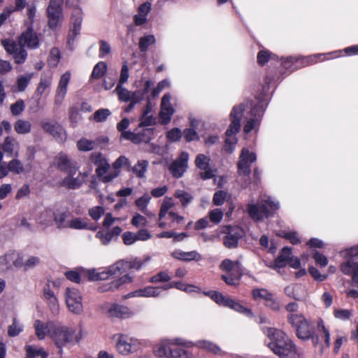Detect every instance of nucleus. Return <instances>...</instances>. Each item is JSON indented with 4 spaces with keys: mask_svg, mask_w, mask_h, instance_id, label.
<instances>
[{
    "mask_svg": "<svg viewBox=\"0 0 358 358\" xmlns=\"http://www.w3.org/2000/svg\"><path fill=\"white\" fill-rule=\"evenodd\" d=\"M115 92L118 95V98L120 101L127 102L131 99V92L123 87L122 85H117L115 88Z\"/></svg>",
    "mask_w": 358,
    "mask_h": 358,
    "instance_id": "46",
    "label": "nucleus"
},
{
    "mask_svg": "<svg viewBox=\"0 0 358 358\" xmlns=\"http://www.w3.org/2000/svg\"><path fill=\"white\" fill-rule=\"evenodd\" d=\"M341 269L345 275H352L355 272L358 273V263L349 260L341 264Z\"/></svg>",
    "mask_w": 358,
    "mask_h": 358,
    "instance_id": "38",
    "label": "nucleus"
},
{
    "mask_svg": "<svg viewBox=\"0 0 358 358\" xmlns=\"http://www.w3.org/2000/svg\"><path fill=\"white\" fill-rule=\"evenodd\" d=\"M33 76V73H28L25 76H20L17 80V90L20 92H22L25 90L28 85L30 80Z\"/></svg>",
    "mask_w": 358,
    "mask_h": 358,
    "instance_id": "47",
    "label": "nucleus"
},
{
    "mask_svg": "<svg viewBox=\"0 0 358 358\" xmlns=\"http://www.w3.org/2000/svg\"><path fill=\"white\" fill-rule=\"evenodd\" d=\"M170 100L171 96L169 94H164L162 99L159 116L163 124L169 122L172 115L174 113V109L170 103Z\"/></svg>",
    "mask_w": 358,
    "mask_h": 358,
    "instance_id": "18",
    "label": "nucleus"
},
{
    "mask_svg": "<svg viewBox=\"0 0 358 358\" xmlns=\"http://www.w3.org/2000/svg\"><path fill=\"white\" fill-rule=\"evenodd\" d=\"M68 214L65 212H57L54 213V220L59 229H64L69 227V220H66Z\"/></svg>",
    "mask_w": 358,
    "mask_h": 358,
    "instance_id": "35",
    "label": "nucleus"
},
{
    "mask_svg": "<svg viewBox=\"0 0 358 358\" xmlns=\"http://www.w3.org/2000/svg\"><path fill=\"white\" fill-rule=\"evenodd\" d=\"M318 331L321 334V337L324 338L325 347L328 348L330 345V334L328 329L324 327L322 320H320L317 322Z\"/></svg>",
    "mask_w": 358,
    "mask_h": 358,
    "instance_id": "45",
    "label": "nucleus"
},
{
    "mask_svg": "<svg viewBox=\"0 0 358 358\" xmlns=\"http://www.w3.org/2000/svg\"><path fill=\"white\" fill-rule=\"evenodd\" d=\"M265 305L273 311H278L281 308L280 303L273 298V294L265 301Z\"/></svg>",
    "mask_w": 358,
    "mask_h": 358,
    "instance_id": "62",
    "label": "nucleus"
},
{
    "mask_svg": "<svg viewBox=\"0 0 358 358\" xmlns=\"http://www.w3.org/2000/svg\"><path fill=\"white\" fill-rule=\"evenodd\" d=\"M160 294V288L157 287L148 286L143 289H139L124 296V299L130 297H157Z\"/></svg>",
    "mask_w": 358,
    "mask_h": 358,
    "instance_id": "22",
    "label": "nucleus"
},
{
    "mask_svg": "<svg viewBox=\"0 0 358 358\" xmlns=\"http://www.w3.org/2000/svg\"><path fill=\"white\" fill-rule=\"evenodd\" d=\"M291 256V248H283L281 250L280 255L275 260V268H281L285 267L287 264Z\"/></svg>",
    "mask_w": 358,
    "mask_h": 358,
    "instance_id": "30",
    "label": "nucleus"
},
{
    "mask_svg": "<svg viewBox=\"0 0 358 358\" xmlns=\"http://www.w3.org/2000/svg\"><path fill=\"white\" fill-rule=\"evenodd\" d=\"M64 297L66 306L71 313L78 315L83 313V296L78 289L67 287L64 293Z\"/></svg>",
    "mask_w": 358,
    "mask_h": 358,
    "instance_id": "8",
    "label": "nucleus"
},
{
    "mask_svg": "<svg viewBox=\"0 0 358 358\" xmlns=\"http://www.w3.org/2000/svg\"><path fill=\"white\" fill-rule=\"evenodd\" d=\"M171 279V276L166 271H162L150 278V282L152 283H157L159 282H167Z\"/></svg>",
    "mask_w": 358,
    "mask_h": 358,
    "instance_id": "56",
    "label": "nucleus"
},
{
    "mask_svg": "<svg viewBox=\"0 0 358 358\" xmlns=\"http://www.w3.org/2000/svg\"><path fill=\"white\" fill-rule=\"evenodd\" d=\"M141 266V262L137 259H122L110 266L106 271H99L98 269L92 268L87 270L85 273L90 281L106 280L110 276L118 275L119 278L103 283L97 288L98 292L101 293L115 292L120 290L124 285L132 282L134 275L131 270H139Z\"/></svg>",
    "mask_w": 358,
    "mask_h": 358,
    "instance_id": "1",
    "label": "nucleus"
},
{
    "mask_svg": "<svg viewBox=\"0 0 358 358\" xmlns=\"http://www.w3.org/2000/svg\"><path fill=\"white\" fill-rule=\"evenodd\" d=\"M174 196L180 199L183 206L187 205L192 199V196L188 192L182 189L176 191Z\"/></svg>",
    "mask_w": 358,
    "mask_h": 358,
    "instance_id": "48",
    "label": "nucleus"
},
{
    "mask_svg": "<svg viewBox=\"0 0 358 358\" xmlns=\"http://www.w3.org/2000/svg\"><path fill=\"white\" fill-rule=\"evenodd\" d=\"M220 267L222 271L229 273L237 278H240L243 274L242 268L238 262L225 259L221 263Z\"/></svg>",
    "mask_w": 358,
    "mask_h": 358,
    "instance_id": "23",
    "label": "nucleus"
},
{
    "mask_svg": "<svg viewBox=\"0 0 358 358\" xmlns=\"http://www.w3.org/2000/svg\"><path fill=\"white\" fill-rule=\"evenodd\" d=\"M238 229H231L224 238V243L227 248H234L237 245L240 234H238Z\"/></svg>",
    "mask_w": 358,
    "mask_h": 358,
    "instance_id": "32",
    "label": "nucleus"
},
{
    "mask_svg": "<svg viewBox=\"0 0 358 358\" xmlns=\"http://www.w3.org/2000/svg\"><path fill=\"white\" fill-rule=\"evenodd\" d=\"M13 55L15 61L17 64L24 63L27 56V53L22 46H20L18 50Z\"/></svg>",
    "mask_w": 358,
    "mask_h": 358,
    "instance_id": "59",
    "label": "nucleus"
},
{
    "mask_svg": "<svg viewBox=\"0 0 358 358\" xmlns=\"http://www.w3.org/2000/svg\"><path fill=\"white\" fill-rule=\"evenodd\" d=\"M334 315L338 320H346L351 317L352 310L348 309H335Z\"/></svg>",
    "mask_w": 358,
    "mask_h": 358,
    "instance_id": "55",
    "label": "nucleus"
},
{
    "mask_svg": "<svg viewBox=\"0 0 358 358\" xmlns=\"http://www.w3.org/2000/svg\"><path fill=\"white\" fill-rule=\"evenodd\" d=\"M38 44L39 41L37 35L29 27L19 37L20 46L36 48Z\"/></svg>",
    "mask_w": 358,
    "mask_h": 358,
    "instance_id": "19",
    "label": "nucleus"
},
{
    "mask_svg": "<svg viewBox=\"0 0 358 358\" xmlns=\"http://www.w3.org/2000/svg\"><path fill=\"white\" fill-rule=\"evenodd\" d=\"M116 349L122 355H128L136 352L140 345L139 341L125 334H116Z\"/></svg>",
    "mask_w": 358,
    "mask_h": 358,
    "instance_id": "9",
    "label": "nucleus"
},
{
    "mask_svg": "<svg viewBox=\"0 0 358 358\" xmlns=\"http://www.w3.org/2000/svg\"><path fill=\"white\" fill-rule=\"evenodd\" d=\"M51 84L52 78L50 76L42 77L37 87L36 93L39 96H41L47 89L50 88Z\"/></svg>",
    "mask_w": 358,
    "mask_h": 358,
    "instance_id": "41",
    "label": "nucleus"
},
{
    "mask_svg": "<svg viewBox=\"0 0 358 358\" xmlns=\"http://www.w3.org/2000/svg\"><path fill=\"white\" fill-rule=\"evenodd\" d=\"M8 164L9 171L14 173L21 174L26 172L23 164L17 159H12Z\"/></svg>",
    "mask_w": 358,
    "mask_h": 358,
    "instance_id": "39",
    "label": "nucleus"
},
{
    "mask_svg": "<svg viewBox=\"0 0 358 358\" xmlns=\"http://www.w3.org/2000/svg\"><path fill=\"white\" fill-rule=\"evenodd\" d=\"M244 110V105L240 104L234 106L230 114L231 122L226 131L227 139L225 141L226 145H224V150L229 153H231L234 151V145L236 143V138L234 135L238 133L240 129V122Z\"/></svg>",
    "mask_w": 358,
    "mask_h": 358,
    "instance_id": "3",
    "label": "nucleus"
},
{
    "mask_svg": "<svg viewBox=\"0 0 358 358\" xmlns=\"http://www.w3.org/2000/svg\"><path fill=\"white\" fill-rule=\"evenodd\" d=\"M267 336L271 339L268 348L280 358H299L296 347L285 332L274 328H268Z\"/></svg>",
    "mask_w": 358,
    "mask_h": 358,
    "instance_id": "2",
    "label": "nucleus"
},
{
    "mask_svg": "<svg viewBox=\"0 0 358 358\" xmlns=\"http://www.w3.org/2000/svg\"><path fill=\"white\" fill-rule=\"evenodd\" d=\"M288 322L296 329L297 337L303 341L312 338L314 345L318 343V336H313V331L308 320L301 314H291L287 317Z\"/></svg>",
    "mask_w": 358,
    "mask_h": 358,
    "instance_id": "4",
    "label": "nucleus"
},
{
    "mask_svg": "<svg viewBox=\"0 0 358 358\" xmlns=\"http://www.w3.org/2000/svg\"><path fill=\"white\" fill-rule=\"evenodd\" d=\"M24 109V103L22 100H18L10 106L11 113L14 115H18L22 113Z\"/></svg>",
    "mask_w": 358,
    "mask_h": 358,
    "instance_id": "64",
    "label": "nucleus"
},
{
    "mask_svg": "<svg viewBox=\"0 0 358 358\" xmlns=\"http://www.w3.org/2000/svg\"><path fill=\"white\" fill-rule=\"evenodd\" d=\"M22 331V326L15 319L8 327V334L10 336H16Z\"/></svg>",
    "mask_w": 358,
    "mask_h": 358,
    "instance_id": "50",
    "label": "nucleus"
},
{
    "mask_svg": "<svg viewBox=\"0 0 358 358\" xmlns=\"http://www.w3.org/2000/svg\"><path fill=\"white\" fill-rule=\"evenodd\" d=\"M48 24L50 28L56 27L62 20V8L48 6L47 8Z\"/></svg>",
    "mask_w": 358,
    "mask_h": 358,
    "instance_id": "24",
    "label": "nucleus"
},
{
    "mask_svg": "<svg viewBox=\"0 0 358 358\" xmlns=\"http://www.w3.org/2000/svg\"><path fill=\"white\" fill-rule=\"evenodd\" d=\"M279 208L278 203L273 202L270 198L262 199L256 204L249 203L248 212L249 215L256 221H262L264 218L273 215Z\"/></svg>",
    "mask_w": 358,
    "mask_h": 358,
    "instance_id": "5",
    "label": "nucleus"
},
{
    "mask_svg": "<svg viewBox=\"0 0 358 358\" xmlns=\"http://www.w3.org/2000/svg\"><path fill=\"white\" fill-rule=\"evenodd\" d=\"M96 143L94 141L87 138H81L77 143V147L80 151H90L94 149Z\"/></svg>",
    "mask_w": 358,
    "mask_h": 358,
    "instance_id": "43",
    "label": "nucleus"
},
{
    "mask_svg": "<svg viewBox=\"0 0 358 358\" xmlns=\"http://www.w3.org/2000/svg\"><path fill=\"white\" fill-rule=\"evenodd\" d=\"M224 306L229 307L238 312L251 313L250 310L244 308L241 304L229 297H227Z\"/></svg>",
    "mask_w": 358,
    "mask_h": 358,
    "instance_id": "44",
    "label": "nucleus"
},
{
    "mask_svg": "<svg viewBox=\"0 0 358 358\" xmlns=\"http://www.w3.org/2000/svg\"><path fill=\"white\" fill-rule=\"evenodd\" d=\"M256 155L254 152H250L247 148L241 151L238 164V174L244 178L249 177L251 170L250 165L256 161Z\"/></svg>",
    "mask_w": 358,
    "mask_h": 358,
    "instance_id": "11",
    "label": "nucleus"
},
{
    "mask_svg": "<svg viewBox=\"0 0 358 358\" xmlns=\"http://www.w3.org/2000/svg\"><path fill=\"white\" fill-rule=\"evenodd\" d=\"M69 228L73 229H90L95 230L96 228L94 227H89L87 222L85 219L80 217H76L71 220H69Z\"/></svg>",
    "mask_w": 358,
    "mask_h": 358,
    "instance_id": "34",
    "label": "nucleus"
},
{
    "mask_svg": "<svg viewBox=\"0 0 358 358\" xmlns=\"http://www.w3.org/2000/svg\"><path fill=\"white\" fill-rule=\"evenodd\" d=\"M2 148L6 152L10 155L14 153L15 157L18 156L19 143L13 137L8 136L5 138Z\"/></svg>",
    "mask_w": 358,
    "mask_h": 358,
    "instance_id": "31",
    "label": "nucleus"
},
{
    "mask_svg": "<svg viewBox=\"0 0 358 358\" xmlns=\"http://www.w3.org/2000/svg\"><path fill=\"white\" fill-rule=\"evenodd\" d=\"M54 162L59 170L65 173L71 171L78 167L77 164L64 153H59L55 157Z\"/></svg>",
    "mask_w": 358,
    "mask_h": 358,
    "instance_id": "17",
    "label": "nucleus"
},
{
    "mask_svg": "<svg viewBox=\"0 0 358 358\" xmlns=\"http://www.w3.org/2000/svg\"><path fill=\"white\" fill-rule=\"evenodd\" d=\"M2 43L7 52L10 54H14L20 48L19 43H16L15 42L9 40L3 41Z\"/></svg>",
    "mask_w": 358,
    "mask_h": 358,
    "instance_id": "57",
    "label": "nucleus"
},
{
    "mask_svg": "<svg viewBox=\"0 0 358 358\" xmlns=\"http://www.w3.org/2000/svg\"><path fill=\"white\" fill-rule=\"evenodd\" d=\"M150 196L145 194L136 200V204L138 208L144 213L148 214L147 205L150 200Z\"/></svg>",
    "mask_w": 358,
    "mask_h": 358,
    "instance_id": "49",
    "label": "nucleus"
},
{
    "mask_svg": "<svg viewBox=\"0 0 358 358\" xmlns=\"http://www.w3.org/2000/svg\"><path fill=\"white\" fill-rule=\"evenodd\" d=\"M70 78L71 74L69 72H66L62 75L56 90V94L55 97V105L60 106L63 102L66 94L67 87L69 83Z\"/></svg>",
    "mask_w": 358,
    "mask_h": 358,
    "instance_id": "15",
    "label": "nucleus"
},
{
    "mask_svg": "<svg viewBox=\"0 0 358 358\" xmlns=\"http://www.w3.org/2000/svg\"><path fill=\"white\" fill-rule=\"evenodd\" d=\"M78 171V166L76 169L69 171L66 176L61 180V186L71 189L80 188L85 182L88 174L86 172L81 173Z\"/></svg>",
    "mask_w": 358,
    "mask_h": 358,
    "instance_id": "10",
    "label": "nucleus"
},
{
    "mask_svg": "<svg viewBox=\"0 0 358 358\" xmlns=\"http://www.w3.org/2000/svg\"><path fill=\"white\" fill-rule=\"evenodd\" d=\"M131 164L129 159L125 156H120L118 157L115 162L113 164V171H117L120 173L119 169L123 166L129 167Z\"/></svg>",
    "mask_w": 358,
    "mask_h": 358,
    "instance_id": "51",
    "label": "nucleus"
},
{
    "mask_svg": "<svg viewBox=\"0 0 358 358\" xmlns=\"http://www.w3.org/2000/svg\"><path fill=\"white\" fill-rule=\"evenodd\" d=\"M43 296L52 313L53 315H57L59 312V301L53 292L50 289L49 283L45 285L43 289Z\"/></svg>",
    "mask_w": 358,
    "mask_h": 358,
    "instance_id": "21",
    "label": "nucleus"
},
{
    "mask_svg": "<svg viewBox=\"0 0 358 358\" xmlns=\"http://www.w3.org/2000/svg\"><path fill=\"white\" fill-rule=\"evenodd\" d=\"M148 162L146 160L138 161L133 167L132 171L138 178H143L147 171Z\"/></svg>",
    "mask_w": 358,
    "mask_h": 358,
    "instance_id": "42",
    "label": "nucleus"
},
{
    "mask_svg": "<svg viewBox=\"0 0 358 358\" xmlns=\"http://www.w3.org/2000/svg\"><path fill=\"white\" fill-rule=\"evenodd\" d=\"M285 294L296 301H304L307 298L306 287L301 284H292L285 288Z\"/></svg>",
    "mask_w": 358,
    "mask_h": 358,
    "instance_id": "16",
    "label": "nucleus"
},
{
    "mask_svg": "<svg viewBox=\"0 0 358 358\" xmlns=\"http://www.w3.org/2000/svg\"><path fill=\"white\" fill-rule=\"evenodd\" d=\"M54 325L52 322H43L41 320H36L34 324L35 333L37 338L43 340L45 338L46 335L50 336L51 326Z\"/></svg>",
    "mask_w": 358,
    "mask_h": 358,
    "instance_id": "26",
    "label": "nucleus"
},
{
    "mask_svg": "<svg viewBox=\"0 0 358 358\" xmlns=\"http://www.w3.org/2000/svg\"><path fill=\"white\" fill-rule=\"evenodd\" d=\"M278 236H282L288 239L292 244H299L301 242L300 238H299L298 234L296 231H282L280 234H278Z\"/></svg>",
    "mask_w": 358,
    "mask_h": 358,
    "instance_id": "54",
    "label": "nucleus"
},
{
    "mask_svg": "<svg viewBox=\"0 0 358 358\" xmlns=\"http://www.w3.org/2000/svg\"><path fill=\"white\" fill-rule=\"evenodd\" d=\"M172 256L175 259L185 261V262H190V261H196L199 262L202 259V256L198 252L193 250L190 252H183L181 250H176L172 252Z\"/></svg>",
    "mask_w": 358,
    "mask_h": 358,
    "instance_id": "25",
    "label": "nucleus"
},
{
    "mask_svg": "<svg viewBox=\"0 0 358 358\" xmlns=\"http://www.w3.org/2000/svg\"><path fill=\"white\" fill-rule=\"evenodd\" d=\"M105 213V210L101 206H95L88 210L89 215L94 220H98Z\"/></svg>",
    "mask_w": 358,
    "mask_h": 358,
    "instance_id": "52",
    "label": "nucleus"
},
{
    "mask_svg": "<svg viewBox=\"0 0 358 358\" xmlns=\"http://www.w3.org/2000/svg\"><path fill=\"white\" fill-rule=\"evenodd\" d=\"M90 159L96 166V173L98 177L104 182H109L119 175L117 171L108 173L110 164L106 157L101 152H93L90 155Z\"/></svg>",
    "mask_w": 358,
    "mask_h": 358,
    "instance_id": "6",
    "label": "nucleus"
},
{
    "mask_svg": "<svg viewBox=\"0 0 358 358\" xmlns=\"http://www.w3.org/2000/svg\"><path fill=\"white\" fill-rule=\"evenodd\" d=\"M19 254L10 252L0 257V270L2 271L10 269L12 266H15V262Z\"/></svg>",
    "mask_w": 358,
    "mask_h": 358,
    "instance_id": "29",
    "label": "nucleus"
},
{
    "mask_svg": "<svg viewBox=\"0 0 358 358\" xmlns=\"http://www.w3.org/2000/svg\"><path fill=\"white\" fill-rule=\"evenodd\" d=\"M40 125L45 133L51 135L57 141L64 142L66 140L65 131L59 123L43 120L41 121Z\"/></svg>",
    "mask_w": 358,
    "mask_h": 358,
    "instance_id": "12",
    "label": "nucleus"
},
{
    "mask_svg": "<svg viewBox=\"0 0 358 358\" xmlns=\"http://www.w3.org/2000/svg\"><path fill=\"white\" fill-rule=\"evenodd\" d=\"M40 262V258L38 257L30 256L24 260L23 257L19 255V257H17V260L15 262V266L28 270L36 266Z\"/></svg>",
    "mask_w": 358,
    "mask_h": 358,
    "instance_id": "28",
    "label": "nucleus"
},
{
    "mask_svg": "<svg viewBox=\"0 0 358 358\" xmlns=\"http://www.w3.org/2000/svg\"><path fill=\"white\" fill-rule=\"evenodd\" d=\"M271 295L272 294L265 289H255L252 291V296L255 299H262L266 301Z\"/></svg>",
    "mask_w": 358,
    "mask_h": 358,
    "instance_id": "58",
    "label": "nucleus"
},
{
    "mask_svg": "<svg viewBox=\"0 0 358 358\" xmlns=\"http://www.w3.org/2000/svg\"><path fill=\"white\" fill-rule=\"evenodd\" d=\"M155 42L156 40L153 35H145L139 39V49L141 52H146L149 46Z\"/></svg>",
    "mask_w": 358,
    "mask_h": 358,
    "instance_id": "37",
    "label": "nucleus"
},
{
    "mask_svg": "<svg viewBox=\"0 0 358 358\" xmlns=\"http://www.w3.org/2000/svg\"><path fill=\"white\" fill-rule=\"evenodd\" d=\"M107 65L104 62H98L92 71L91 79H99L106 72Z\"/></svg>",
    "mask_w": 358,
    "mask_h": 358,
    "instance_id": "36",
    "label": "nucleus"
},
{
    "mask_svg": "<svg viewBox=\"0 0 358 358\" xmlns=\"http://www.w3.org/2000/svg\"><path fill=\"white\" fill-rule=\"evenodd\" d=\"M182 134V133L180 129L173 128L167 132L166 137L169 141L176 142L181 138Z\"/></svg>",
    "mask_w": 358,
    "mask_h": 358,
    "instance_id": "60",
    "label": "nucleus"
},
{
    "mask_svg": "<svg viewBox=\"0 0 358 358\" xmlns=\"http://www.w3.org/2000/svg\"><path fill=\"white\" fill-rule=\"evenodd\" d=\"M189 155L182 152L180 156L174 160L169 166V171L172 176L179 178L182 176L188 166Z\"/></svg>",
    "mask_w": 358,
    "mask_h": 358,
    "instance_id": "14",
    "label": "nucleus"
},
{
    "mask_svg": "<svg viewBox=\"0 0 358 358\" xmlns=\"http://www.w3.org/2000/svg\"><path fill=\"white\" fill-rule=\"evenodd\" d=\"M110 115L108 109H99L94 113L93 118L96 122H101L106 120Z\"/></svg>",
    "mask_w": 358,
    "mask_h": 358,
    "instance_id": "53",
    "label": "nucleus"
},
{
    "mask_svg": "<svg viewBox=\"0 0 358 358\" xmlns=\"http://www.w3.org/2000/svg\"><path fill=\"white\" fill-rule=\"evenodd\" d=\"M14 129L19 134H27L31 129V123L25 120H17L14 124Z\"/></svg>",
    "mask_w": 358,
    "mask_h": 358,
    "instance_id": "33",
    "label": "nucleus"
},
{
    "mask_svg": "<svg viewBox=\"0 0 358 358\" xmlns=\"http://www.w3.org/2000/svg\"><path fill=\"white\" fill-rule=\"evenodd\" d=\"M131 223L136 227H145L146 226L148 221L143 215L136 214L132 217Z\"/></svg>",
    "mask_w": 358,
    "mask_h": 358,
    "instance_id": "63",
    "label": "nucleus"
},
{
    "mask_svg": "<svg viewBox=\"0 0 358 358\" xmlns=\"http://www.w3.org/2000/svg\"><path fill=\"white\" fill-rule=\"evenodd\" d=\"M195 164L196 167L201 171L200 176L202 179H210L215 176L216 170L210 166V158L208 156L199 154L196 157Z\"/></svg>",
    "mask_w": 358,
    "mask_h": 358,
    "instance_id": "13",
    "label": "nucleus"
},
{
    "mask_svg": "<svg viewBox=\"0 0 358 358\" xmlns=\"http://www.w3.org/2000/svg\"><path fill=\"white\" fill-rule=\"evenodd\" d=\"M50 338L58 348H62L73 339L75 331L66 326L54 324L50 329Z\"/></svg>",
    "mask_w": 358,
    "mask_h": 358,
    "instance_id": "7",
    "label": "nucleus"
},
{
    "mask_svg": "<svg viewBox=\"0 0 358 358\" xmlns=\"http://www.w3.org/2000/svg\"><path fill=\"white\" fill-rule=\"evenodd\" d=\"M153 352L159 358H171V342L168 340L162 341L155 346Z\"/></svg>",
    "mask_w": 358,
    "mask_h": 358,
    "instance_id": "27",
    "label": "nucleus"
},
{
    "mask_svg": "<svg viewBox=\"0 0 358 358\" xmlns=\"http://www.w3.org/2000/svg\"><path fill=\"white\" fill-rule=\"evenodd\" d=\"M196 345L199 348L203 349L214 354H219L221 352L220 348L217 345L207 341H199Z\"/></svg>",
    "mask_w": 358,
    "mask_h": 358,
    "instance_id": "40",
    "label": "nucleus"
},
{
    "mask_svg": "<svg viewBox=\"0 0 358 358\" xmlns=\"http://www.w3.org/2000/svg\"><path fill=\"white\" fill-rule=\"evenodd\" d=\"M185 138L187 141H198L199 136L197 132L193 128L185 129L183 131Z\"/></svg>",
    "mask_w": 358,
    "mask_h": 358,
    "instance_id": "61",
    "label": "nucleus"
},
{
    "mask_svg": "<svg viewBox=\"0 0 358 358\" xmlns=\"http://www.w3.org/2000/svg\"><path fill=\"white\" fill-rule=\"evenodd\" d=\"M133 315V312L128 307L117 303L112 304L108 310L109 317L126 319Z\"/></svg>",
    "mask_w": 358,
    "mask_h": 358,
    "instance_id": "20",
    "label": "nucleus"
}]
</instances>
